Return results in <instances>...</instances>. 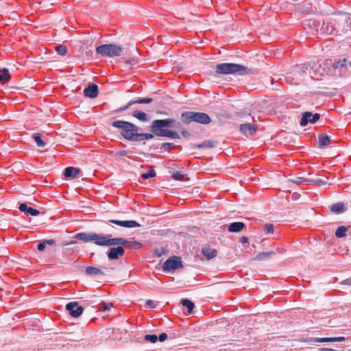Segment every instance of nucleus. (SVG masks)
Returning a JSON list of instances; mask_svg holds the SVG:
<instances>
[{
	"mask_svg": "<svg viewBox=\"0 0 351 351\" xmlns=\"http://www.w3.org/2000/svg\"><path fill=\"white\" fill-rule=\"evenodd\" d=\"M176 121L173 119H156L152 121L151 131L157 136L167 137L173 139L179 138L177 132L164 128H173Z\"/></svg>",
	"mask_w": 351,
	"mask_h": 351,
	"instance_id": "1",
	"label": "nucleus"
},
{
	"mask_svg": "<svg viewBox=\"0 0 351 351\" xmlns=\"http://www.w3.org/2000/svg\"><path fill=\"white\" fill-rule=\"evenodd\" d=\"M112 125L121 130L120 134L125 139L134 141H138V128L134 124L128 121L118 120L112 122Z\"/></svg>",
	"mask_w": 351,
	"mask_h": 351,
	"instance_id": "2",
	"label": "nucleus"
},
{
	"mask_svg": "<svg viewBox=\"0 0 351 351\" xmlns=\"http://www.w3.org/2000/svg\"><path fill=\"white\" fill-rule=\"evenodd\" d=\"M75 238L85 243L93 242L100 246H108L110 234H99L94 232H80Z\"/></svg>",
	"mask_w": 351,
	"mask_h": 351,
	"instance_id": "3",
	"label": "nucleus"
},
{
	"mask_svg": "<svg viewBox=\"0 0 351 351\" xmlns=\"http://www.w3.org/2000/svg\"><path fill=\"white\" fill-rule=\"evenodd\" d=\"M95 51L101 57L114 58L122 54L123 48L115 44H104L97 47Z\"/></svg>",
	"mask_w": 351,
	"mask_h": 351,
	"instance_id": "4",
	"label": "nucleus"
},
{
	"mask_svg": "<svg viewBox=\"0 0 351 351\" xmlns=\"http://www.w3.org/2000/svg\"><path fill=\"white\" fill-rule=\"evenodd\" d=\"M246 70L247 68L241 64L234 63H221L217 64L215 73L221 75L241 74L245 73Z\"/></svg>",
	"mask_w": 351,
	"mask_h": 351,
	"instance_id": "5",
	"label": "nucleus"
},
{
	"mask_svg": "<svg viewBox=\"0 0 351 351\" xmlns=\"http://www.w3.org/2000/svg\"><path fill=\"white\" fill-rule=\"evenodd\" d=\"M182 122L189 124L194 121L202 124H208L211 121L210 117L204 112H184L181 114Z\"/></svg>",
	"mask_w": 351,
	"mask_h": 351,
	"instance_id": "6",
	"label": "nucleus"
},
{
	"mask_svg": "<svg viewBox=\"0 0 351 351\" xmlns=\"http://www.w3.org/2000/svg\"><path fill=\"white\" fill-rule=\"evenodd\" d=\"M124 245L127 249L134 250L142 247V243L136 241H128L123 238H112L110 234L108 246Z\"/></svg>",
	"mask_w": 351,
	"mask_h": 351,
	"instance_id": "7",
	"label": "nucleus"
},
{
	"mask_svg": "<svg viewBox=\"0 0 351 351\" xmlns=\"http://www.w3.org/2000/svg\"><path fill=\"white\" fill-rule=\"evenodd\" d=\"M180 267H182V261L178 256L169 258L162 265L164 271L175 270Z\"/></svg>",
	"mask_w": 351,
	"mask_h": 351,
	"instance_id": "8",
	"label": "nucleus"
},
{
	"mask_svg": "<svg viewBox=\"0 0 351 351\" xmlns=\"http://www.w3.org/2000/svg\"><path fill=\"white\" fill-rule=\"evenodd\" d=\"M258 130L257 125L252 123H242L239 125L240 132L246 137L254 135Z\"/></svg>",
	"mask_w": 351,
	"mask_h": 351,
	"instance_id": "9",
	"label": "nucleus"
},
{
	"mask_svg": "<svg viewBox=\"0 0 351 351\" xmlns=\"http://www.w3.org/2000/svg\"><path fill=\"white\" fill-rule=\"evenodd\" d=\"M319 118L320 115L318 113L313 114L311 112H306L302 114L300 124L301 126H305L308 123H315Z\"/></svg>",
	"mask_w": 351,
	"mask_h": 351,
	"instance_id": "10",
	"label": "nucleus"
},
{
	"mask_svg": "<svg viewBox=\"0 0 351 351\" xmlns=\"http://www.w3.org/2000/svg\"><path fill=\"white\" fill-rule=\"evenodd\" d=\"M66 310L69 314L73 317H79L83 312V308L77 302H70L66 306Z\"/></svg>",
	"mask_w": 351,
	"mask_h": 351,
	"instance_id": "11",
	"label": "nucleus"
},
{
	"mask_svg": "<svg viewBox=\"0 0 351 351\" xmlns=\"http://www.w3.org/2000/svg\"><path fill=\"white\" fill-rule=\"evenodd\" d=\"M108 222L116 224L119 226H122L124 228H136L140 227L141 224L134 220H128V221H121V220H116V219H110Z\"/></svg>",
	"mask_w": 351,
	"mask_h": 351,
	"instance_id": "12",
	"label": "nucleus"
},
{
	"mask_svg": "<svg viewBox=\"0 0 351 351\" xmlns=\"http://www.w3.org/2000/svg\"><path fill=\"white\" fill-rule=\"evenodd\" d=\"M124 252V248L122 246L118 245L117 247H111L107 255L109 259L116 260L118 259L119 256H123Z\"/></svg>",
	"mask_w": 351,
	"mask_h": 351,
	"instance_id": "13",
	"label": "nucleus"
},
{
	"mask_svg": "<svg viewBox=\"0 0 351 351\" xmlns=\"http://www.w3.org/2000/svg\"><path fill=\"white\" fill-rule=\"evenodd\" d=\"M84 94L89 98H95L98 95V86L95 84H91L84 90Z\"/></svg>",
	"mask_w": 351,
	"mask_h": 351,
	"instance_id": "14",
	"label": "nucleus"
},
{
	"mask_svg": "<svg viewBox=\"0 0 351 351\" xmlns=\"http://www.w3.org/2000/svg\"><path fill=\"white\" fill-rule=\"evenodd\" d=\"M19 209L27 215L37 216L40 213L38 210L32 207H28L26 203L21 204L19 205Z\"/></svg>",
	"mask_w": 351,
	"mask_h": 351,
	"instance_id": "15",
	"label": "nucleus"
},
{
	"mask_svg": "<svg viewBox=\"0 0 351 351\" xmlns=\"http://www.w3.org/2000/svg\"><path fill=\"white\" fill-rule=\"evenodd\" d=\"M346 340L344 337H326V338H315L311 340L312 343L319 342H342Z\"/></svg>",
	"mask_w": 351,
	"mask_h": 351,
	"instance_id": "16",
	"label": "nucleus"
},
{
	"mask_svg": "<svg viewBox=\"0 0 351 351\" xmlns=\"http://www.w3.org/2000/svg\"><path fill=\"white\" fill-rule=\"evenodd\" d=\"M202 253L208 259H212L217 256V252L215 249H211L209 245H205L202 249Z\"/></svg>",
	"mask_w": 351,
	"mask_h": 351,
	"instance_id": "17",
	"label": "nucleus"
},
{
	"mask_svg": "<svg viewBox=\"0 0 351 351\" xmlns=\"http://www.w3.org/2000/svg\"><path fill=\"white\" fill-rule=\"evenodd\" d=\"M245 225L244 223L241 221L231 223L228 227V230L230 232H239L243 230Z\"/></svg>",
	"mask_w": 351,
	"mask_h": 351,
	"instance_id": "18",
	"label": "nucleus"
},
{
	"mask_svg": "<svg viewBox=\"0 0 351 351\" xmlns=\"http://www.w3.org/2000/svg\"><path fill=\"white\" fill-rule=\"evenodd\" d=\"M216 144V142L213 141H205L199 144H191V147L192 149H208L213 147Z\"/></svg>",
	"mask_w": 351,
	"mask_h": 351,
	"instance_id": "19",
	"label": "nucleus"
},
{
	"mask_svg": "<svg viewBox=\"0 0 351 351\" xmlns=\"http://www.w3.org/2000/svg\"><path fill=\"white\" fill-rule=\"evenodd\" d=\"M299 75H300L299 71H298L297 70H294L293 72L289 73V75H288L286 77V80L290 84H297L299 83L300 80L299 78Z\"/></svg>",
	"mask_w": 351,
	"mask_h": 351,
	"instance_id": "20",
	"label": "nucleus"
},
{
	"mask_svg": "<svg viewBox=\"0 0 351 351\" xmlns=\"http://www.w3.org/2000/svg\"><path fill=\"white\" fill-rule=\"evenodd\" d=\"M80 172V170L79 169L73 167H69L65 169L64 176L65 178H74L77 177Z\"/></svg>",
	"mask_w": 351,
	"mask_h": 351,
	"instance_id": "21",
	"label": "nucleus"
},
{
	"mask_svg": "<svg viewBox=\"0 0 351 351\" xmlns=\"http://www.w3.org/2000/svg\"><path fill=\"white\" fill-rule=\"evenodd\" d=\"M10 79L11 75L8 69L3 68L0 69V83L4 84L9 82Z\"/></svg>",
	"mask_w": 351,
	"mask_h": 351,
	"instance_id": "22",
	"label": "nucleus"
},
{
	"mask_svg": "<svg viewBox=\"0 0 351 351\" xmlns=\"http://www.w3.org/2000/svg\"><path fill=\"white\" fill-rule=\"evenodd\" d=\"M86 274L91 276H97L104 274L101 269L95 267H87L86 269Z\"/></svg>",
	"mask_w": 351,
	"mask_h": 351,
	"instance_id": "23",
	"label": "nucleus"
},
{
	"mask_svg": "<svg viewBox=\"0 0 351 351\" xmlns=\"http://www.w3.org/2000/svg\"><path fill=\"white\" fill-rule=\"evenodd\" d=\"M132 115L141 121H148L147 115L143 111L138 110H134L132 113Z\"/></svg>",
	"mask_w": 351,
	"mask_h": 351,
	"instance_id": "24",
	"label": "nucleus"
},
{
	"mask_svg": "<svg viewBox=\"0 0 351 351\" xmlns=\"http://www.w3.org/2000/svg\"><path fill=\"white\" fill-rule=\"evenodd\" d=\"M274 255H275V252L274 251L264 252L258 254L254 259L256 261H263L269 259Z\"/></svg>",
	"mask_w": 351,
	"mask_h": 351,
	"instance_id": "25",
	"label": "nucleus"
},
{
	"mask_svg": "<svg viewBox=\"0 0 351 351\" xmlns=\"http://www.w3.org/2000/svg\"><path fill=\"white\" fill-rule=\"evenodd\" d=\"M319 145L320 147L327 146L330 143V137L325 134H322L318 136Z\"/></svg>",
	"mask_w": 351,
	"mask_h": 351,
	"instance_id": "26",
	"label": "nucleus"
},
{
	"mask_svg": "<svg viewBox=\"0 0 351 351\" xmlns=\"http://www.w3.org/2000/svg\"><path fill=\"white\" fill-rule=\"evenodd\" d=\"M308 184H312L315 186H322L328 184L326 180H322L319 178L308 179Z\"/></svg>",
	"mask_w": 351,
	"mask_h": 351,
	"instance_id": "27",
	"label": "nucleus"
},
{
	"mask_svg": "<svg viewBox=\"0 0 351 351\" xmlns=\"http://www.w3.org/2000/svg\"><path fill=\"white\" fill-rule=\"evenodd\" d=\"M330 209L333 213L337 214L341 213L345 210L344 205L342 202H338L332 205Z\"/></svg>",
	"mask_w": 351,
	"mask_h": 351,
	"instance_id": "28",
	"label": "nucleus"
},
{
	"mask_svg": "<svg viewBox=\"0 0 351 351\" xmlns=\"http://www.w3.org/2000/svg\"><path fill=\"white\" fill-rule=\"evenodd\" d=\"M347 230H348V228L346 226H343L338 227L335 233L336 237L343 238V237H346V232Z\"/></svg>",
	"mask_w": 351,
	"mask_h": 351,
	"instance_id": "29",
	"label": "nucleus"
},
{
	"mask_svg": "<svg viewBox=\"0 0 351 351\" xmlns=\"http://www.w3.org/2000/svg\"><path fill=\"white\" fill-rule=\"evenodd\" d=\"M148 169H149V173H143L141 175V178L143 180H147L149 178H154L156 175V171H155L153 166H148Z\"/></svg>",
	"mask_w": 351,
	"mask_h": 351,
	"instance_id": "30",
	"label": "nucleus"
},
{
	"mask_svg": "<svg viewBox=\"0 0 351 351\" xmlns=\"http://www.w3.org/2000/svg\"><path fill=\"white\" fill-rule=\"evenodd\" d=\"M182 306H185L188 309V313H191L194 308V304L189 300L184 299L181 302Z\"/></svg>",
	"mask_w": 351,
	"mask_h": 351,
	"instance_id": "31",
	"label": "nucleus"
},
{
	"mask_svg": "<svg viewBox=\"0 0 351 351\" xmlns=\"http://www.w3.org/2000/svg\"><path fill=\"white\" fill-rule=\"evenodd\" d=\"M33 138L38 147H44L46 145L45 142L41 139L40 134L37 133L34 134Z\"/></svg>",
	"mask_w": 351,
	"mask_h": 351,
	"instance_id": "32",
	"label": "nucleus"
},
{
	"mask_svg": "<svg viewBox=\"0 0 351 351\" xmlns=\"http://www.w3.org/2000/svg\"><path fill=\"white\" fill-rule=\"evenodd\" d=\"M308 179L302 177H297L294 179L289 180V182L295 184H308Z\"/></svg>",
	"mask_w": 351,
	"mask_h": 351,
	"instance_id": "33",
	"label": "nucleus"
},
{
	"mask_svg": "<svg viewBox=\"0 0 351 351\" xmlns=\"http://www.w3.org/2000/svg\"><path fill=\"white\" fill-rule=\"evenodd\" d=\"M346 64H347V59L343 58L342 60H339L336 61L334 63V67L335 69H341V68L346 66Z\"/></svg>",
	"mask_w": 351,
	"mask_h": 351,
	"instance_id": "34",
	"label": "nucleus"
},
{
	"mask_svg": "<svg viewBox=\"0 0 351 351\" xmlns=\"http://www.w3.org/2000/svg\"><path fill=\"white\" fill-rule=\"evenodd\" d=\"M263 230L267 234H272L274 232V226L270 223H265L263 227Z\"/></svg>",
	"mask_w": 351,
	"mask_h": 351,
	"instance_id": "35",
	"label": "nucleus"
},
{
	"mask_svg": "<svg viewBox=\"0 0 351 351\" xmlns=\"http://www.w3.org/2000/svg\"><path fill=\"white\" fill-rule=\"evenodd\" d=\"M56 51L60 56H64L66 53V48L64 45H58L56 47Z\"/></svg>",
	"mask_w": 351,
	"mask_h": 351,
	"instance_id": "36",
	"label": "nucleus"
},
{
	"mask_svg": "<svg viewBox=\"0 0 351 351\" xmlns=\"http://www.w3.org/2000/svg\"><path fill=\"white\" fill-rule=\"evenodd\" d=\"M154 137L152 134H143V133H138V141H142L143 139H152Z\"/></svg>",
	"mask_w": 351,
	"mask_h": 351,
	"instance_id": "37",
	"label": "nucleus"
},
{
	"mask_svg": "<svg viewBox=\"0 0 351 351\" xmlns=\"http://www.w3.org/2000/svg\"><path fill=\"white\" fill-rule=\"evenodd\" d=\"M171 177L175 180H183L184 175L179 171L173 172L171 174Z\"/></svg>",
	"mask_w": 351,
	"mask_h": 351,
	"instance_id": "38",
	"label": "nucleus"
},
{
	"mask_svg": "<svg viewBox=\"0 0 351 351\" xmlns=\"http://www.w3.org/2000/svg\"><path fill=\"white\" fill-rule=\"evenodd\" d=\"M134 104H149L153 101V99H152V98L147 97V98L138 99L134 100Z\"/></svg>",
	"mask_w": 351,
	"mask_h": 351,
	"instance_id": "39",
	"label": "nucleus"
},
{
	"mask_svg": "<svg viewBox=\"0 0 351 351\" xmlns=\"http://www.w3.org/2000/svg\"><path fill=\"white\" fill-rule=\"evenodd\" d=\"M133 104H134V101H130L126 105H125L123 106H121L120 108H119L117 110V112L124 111V110H127L130 106H131Z\"/></svg>",
	"mask_w": 351,
	"mask_h": 351,
	"instance_id": "40",
	"label": "nucleus"
},
{
	"mask_svg": "<svg viewBox=\"0 0 351 351\" xmlns=\"http://www.w3.org/2000/svg\"><path fill=\"white\" fill-rule=\"evenodd\" d=\"M145 339L148 341H150L152 343H155L156 342L157 339H158V337L156 335H147L145 337Z\"/></svg>",
	"mask_w": 351,
	"mask_h": 351,
	"instance_id": "41",
	"label": "nucleus"
},
{
	"mask_svg": "<svg viewBox=\"0 0 351 351\" xmlns=\"http://www.w3.org/2000/svg\"><path fill=\"white\" fill-rule=\"evenodd\" d=\"M132 154V152L130 151H128V150H122V151L116 152L115 156H128V154Z\"/></svg>",
	"mask_w": 351,
	"mask_h": 351,
	"instance_id": "42",
	"label": "nucleus"
},
{
	"mask_svg": "<svg viewBox=\"0 0 351 351\" xmlns=\"http://www.w3.org/2000/svg\"><path fill=\"white\" fill-rule=\"evenodd\" d=\"M45 247H46L45 243L44 242V241H43L39 243V244L38 245L37 248H38V250L39 251H43V250H44Z\"/></svg>",
	"mask_w": 351,
	"mask_h": 351,
	"instance_id": "43",
	"label": "nucleus"
},
{
	"mask_svg": "<svg viewBox=\"0 0 351 351\" xmlns=\"http://www.w3.org/2000/svg\"><path fill=\"white\" fill-rule=\"evenodd\" d=\"M44 242L45 243V245H53L56 243V241L54 239H47V240H43Z\"/></svg>",
	"mask_w": 351,
	"mask_h": 351,
	"instance_id": "44",
	"label": "nucleus"
},
{
	"mask_svg": "<svg viewBox=\"0 0 351 351\" xmlns=\"http://www.w3.org/2000/svg\"><path fill=\"white\" fill-rule=\"evenodd\" d=\"M167 335L166 333H161L158 337V339L160 341H164L167 339Z\"/></svg>",
	"mask_w": 351,
	"mask_h": 351,
	"instance_id": "45",
	"label": "nucleus"
},
{
	"mask_svg": "<svg viewBox=\"0 0 351 351\" xmlns=\"http://www.w3.org/2000/svg\"><path fill=\"white\" fill-rule=\"evenodd\" d=\"M239 241L242 244L247 243H248V238L247 237H245V236L241 237L240 238V241Z\"/></svg>",
	"mask_w": 351,
	"mask_h": 351,
	"instance_id": "46",
	"label": "nucleus"
},
{
	"mask_svg": "<svg viewBox=\"0 0 351 351\" xmlns=\"http://www.w3.org/2000/svg\"><path fill=\"white\" fill-rule=\"evenodd\" d=\"M111 306H112L111 304H104L102 308L104 311H106V310L108 311L111 308Z\"/></svg>",
	"mask_w": 351,
	"mask_h": 351,
	"instance_id": "47",
	"label": "nucleus"
},
{
	"mask_svg": "<svg viewBox=\"0 0 351 351\" xmlns=\"http://www.w3.org/2000/svg\"><path fill=\"white\" fill-rule=\"evenodd\" d=\"M342 285H350L351 284V278L350 279H346L342 282H341Z\"/></svg>",
	"mask_w": 351,
	"mask_h": 351,
	"instance_id": "48",
	"label": "nucleus"
},
{
	"mask_svg": "<svg viewBox=\"0 0 351 351\" xmlns=\"http://www.w3.org/2000/svg\"><path fill=\"white\" fill-rule=\"evenodd\" d=\"M182 135L186 137V136H189V134L188 133L187 131L184 130V131L182 132Z\"/></svg>",
	"mask_w": 351,
	"mask_h": 351,
	"instance_id": "49",
	"label": "nucleus"
},
{
	"mask_svg": "<svg viewBox=\"0 0 351 351\" xmlns=\"http://www.w3.org/2000/svg\"><path fill=\"white\" fill-rule=\"evenodd\" d=\"M320 350L321 351H335V350L331 349V348H322Z\"/></svg>",
	"mask_w": 351,
	"mask_h": 351,
	"instance_id": "50",
	"label": "nucleus"
},
{
	"mask_svg": "<svg viewBox=\"0 0 351 351\" xmlns=\"http://www.w3.org/2000/svg\"><path fill=\"white\" fill-rule=\"evenodd\" d=\"M134 62H135L134 59V58H132V59H131V60H127L126 63H127V64H132V63H134Z\"/></svg>",
	"mask_w": 351,
	"mask_h": 351,
	"instance_id": "51",
	"label": "nucleus"
},
{
	"mask_svg": "<svg viewBox=\"0 0 351 351\" xmlns=\"http://www.w3.org/2000/svg\"><path fill=\"white\" fill-rule=\"evenodd\" d=\"M76 243V241H70V242H68L66 245L74 244V243Z\"/></svg>",
	"mask_w": 351,
	"mask_h": 351,
	"instance_id": "52",
	"label": "nucleus"
},
{
	"mask_svg": "<svg viewBox=\"0 0 351 351\" xmlns=\"http://www.w3.org/2000/svg\"><path fill=\"white\" fill-rule=\"evenodd\" d=\"M147 304H149V305H150V306H152V304H153V302H152V300H148V301L147 302Z\"/></svg>",
	"mask_w": 351,
	"mask_h": 351,
	"instance_id": "53",
	"label": "nucleus"
},
{
	"mask_svg": "<svg viewBox=\"0 0 351 351\" xmlns=\"http://www.w3.org/2000/svg\"><path fill=\"white\" fill-rule=\"evenodd\" d=\"M348 25H349L350 28L351 29V21L349 23Z\"/></svg>",
	"mask_w": 351,
	"mask_h": 351,
	"instance_id": "54",
	"label": "nucleus"
},
{
	"mask_svg": "<svg viewBox=\"0 0 351 351\" xmlns=\"http://www.w3.org/2000/svg\"><path fill=\"white\" fill-rule=\"evenodd\" d=\"M166 145H172V143H167Z\"/></svg>",
	"mask_w": 351,
	"mask_h": 351,
	"instance_id": "55",
	"label": "nucleus"
}]
</instances>
